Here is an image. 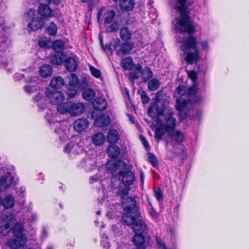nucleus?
Returning <instances> with one entry per match:
<instances>
[{
    "label": "nucleus",
    "mask_w": 249,
    "mask_h": 249,
    "mask_svg": "<svg viewBox=\"0 0 249 249\" xmlns=\"http://www.w3.org/2000/svg\"><path fill=\"white\" fill-rule=\"evenodd\" d=\"M120 35L122 40L127 41L131 38L132 34L127 27H124L121 29Z\"/></svg>",
    "instance_id": "4c0bfd02"
},
{
    "label": "nucleus",
    "mask_w": 249,
    "mask_h": 249,
    "mask_svg": "<svg viewBox=\"0 0 249 249\" xmlns=\"http://www.w3.org/2000/svg\"><path fill=\"white\" fill-rule=\"evenodd\" d=\"M135 215L136 218L132 226V230L136 233H143L147 229L146 225L140 213Z\"/></svg>",
    "instance_id": "0eeeda50"
},
{
    "label": "nucleus",
    "mask_w": 249,
    "mask_h": 249,
    "mask_svg": "<svg viewBox=\"0 0 249 249\" xmlns=\"http://www.w3.org/2000/svg\"><path fill=\"white\" fill-rule=\"evenodd\" d=\"M154 194L158 200L160 201L163 199V194L160 188H158L154 191Z\"/></svg>",
    "instance_id": "6e6d98bb"
},
{
    "label": "nucleus",
    "mask_w": 249,
    "mask_h": 249,
    "mask_svg": "<svg viewBox=\"0 0 249 249\" xmlns=\"http://www.w3.org/2000/svg\"><path fill=\"white\" fill-rule=\"evenodd\" d=\"M189 77L193 81V85L188 89L187 94L190 98L186 100L183 98H180L177 100L176 107L177 110L180 111H184L186 109H189L192 107L193 103H199L201 100L199 96H196L198 91V88L195 82L196 79V74L195 71H191L188 73Z\"/></svg>",
    "instance_id": "f03ea898"
},
{
    "label": "nucleus",
    "mask_w": 249,
    "mask_h": 249,
    "mask_svg": "<svg viewBox=\"0 0 249 249\" xmlns=\"http://www.w3.org/2000/svg\"><path fill=\"white\" fill-rule=\"evenodd\" d=\"M188 4L187 0H178L175 8L179 12L180 17L176 18V29L180 33H187V36L182 40L180 48L186 54L185 60L189 64L196 63L199 59V51L196 48L197 39L193 34L201 30V27L196 25L190 20Z\"/></svg>",
    "instance_id": "f257e3e1"
},
{
    "label": "nucleus",
    "mask_w": 249,
    "mask_h": 249,
    "mask_svg": "<svg viewBox=\"0 0 249 249\" xmlns=\"http://www.w3.org/2000/svg\"><path fill=\"white\" fill-rule=\"evenodd\" d=\"M105 28V32L106 33H112L116 32L119 27V23L118 20H114L111 22H109L104 24Z\"/></svg>",
    "instance_id": "a878e982"
},
{
    "label": "nucleus",
    "mask_w": 249,
    "mask_h": 249,
    "mask_svg": "<svg viewBox=\"0 0 249 249\" xmlns=\"http://www.w3.org/2000/svg\"><path fill=\"white\" fill-rule=\"evenodd\" d=\"M89 123L86 118H80L76 120L73 124L75 131L81 132L86 130L89 126Z\"/></svg>",
    "instance_id": "ddd939ff"
},
{
    "label": "nucleus",
    "mask_w": 249,
    "mask_h": 249,
    "mask_svg": "<svg viewBox=\"0 0 249 249\" xmlns=\"http://www.w3.org/2000/svg\"><path fill=\"white\" fill-rule=\"evenodd\" d=\"M160 86V83L158 79L154 78L150 80L148 83V88L150 90H157Z\"/></svg>",
    "instance_id": "79ce46f5"
},
{
    "label": "nucleus",
    "mask_w": 249,
    "mask_h": 249,
    "mask_svg": "<svg viewBox=\"0 0 249 249\" xmlns=\"http://www.w3.org/2000/svg\"><path fill=\"white\" fill-rule=\"evenodd\" d=\"M57 26L55 23L52 22L47 28L48 34L51 36H54L57 33Z\"/></svg>",
    "instance_id": "a18cd8bd"
},
{
    "label": "nucleus",
    "mask_w": 249,
    "mask_h": 249,
    "mask_svg": "<svg viewBox=\"0 0 249 249\" xmlns=\"http://www.w3.org/2000/svg\"><path fill=\"white\" fill-rule=\"evenodd\" d=\"M64 47V43L63 41L61 40H56L54 41L53 45V48L55 52V53H62L61 52L63 50Z\"/></svg>",
    "instance_id": "37998d69"
},
{
    "label": "nucleus",
    "mask_w": 249,
    "mask_h": 249,
    "mask_svg": "<svg viewBox=\"0 0 249 249\" xmlns=\"http://www.w3.org/2000/svg\"><path fill=\"white\" fill-rule=\"evenodd\" d=\"M103 15L104 24L108 23L115 20L116 13L113 10H108L106 11L105 7L103 6L98 11L97 13V20L98 22L101 20V17Z\"/></svg>",
    "instance_id": "39448f33"
},
{
    "label": "nucleus",
    "mask_w": 249,
    "mask_h": 249,
    "mask_svg": "<svg viewBox=\"0 0 249 249\" xmlns=\"http://www.w3.org/2000/svg\"><path fill=\"white\" fill-rule=\"evenodd\" d=\"M89 70L93 76L96 78H99L101 76V71L97 69L94 68L92 66L89 67Z\"/></svg>",
    "instance_id": "8fccbe9b"
},
{
    "label": "nucleus",
    "mask_w": 249,
    "mask_h": 249,
    "mask_svg": "<svg viewBox=\"0 0 249 249\" xmlns=\"http://www.w3.org/2000/svg\"><path fill=\"white\" fill-rule=\"evenodd\" d=\"M40 80L38 78L37 76H32L29 80H27L28 82H29L30 84H38L40 82Z\"/></svg>",
    "instance_id": "bf43d9fd"
},
{
    "label": "nucleus",
    "mask_w": 249,
    "mask_h": 249,
    "mask_svg": "<svg viewBox=\"0 0 249 249\" xmlns=\"http://www.w3.org/2000/svg\"><path fill=\"white\" fill-rule=\"evenodd\" d=\"M171 139L170 143L174 147L175 144H179L184 139V133L179 130H173L167 133Z\"/></svg>",
    "instance_id": "1a4fd4ad"
},
{
    "label": "nucleus",
    "mask_w": 249,
    "mask_h": 249,
    "mask_svg": "<svg viewBox=\"0 0 249 249\" xmlns=\"http://www.w3.org/2000/svg\"><path fill=\"white\" fill-rule=\"evenodd\" d=\"M156 242L159 248L160 249H167V248L165 245V242L160 237L156 236Z\"/></svg>",
    "instance_id": "09e8293b"
},
{
    "label": "nucleus",
    "mask_w": 249,
    "mask_h": 249,
    "mask_svg": "<svg viewBox=\"0 0 249 249\" xmlns=\"http://www.w3.org/2000/svg\"><path fill=\"white\" fill-rule=\"evenodd\" d=\"M52 73L53 69L49 64L43 65L39 68V75L43 78H46L50 76Z\"/></svg>",
    "instance_id": "4be33fe9"
},
{
    "label": "nucleus",
    "mask_w": 249,
    "mask_h": 249,
    "mask_svg": "<svg viewBox=\"0 0 249 249\" xmlns=\"http://www.w3.org/2000/svg\"><path fill=\"white\" fill-rule=\"evenodd\" d=\"M106 140L105 136L101 132H98L92 137V142L96 146L102 145Z\"/></svg>",
    "instance_id": "cd10ccee"
},
{
    "label": "nucleus",
    "mask_w": 249,
    "mask_h": 249,
    "mask_svg": "<svg viewBox=\"0 0 249 249\" xmlns=\"http://www.w3.org/2000/svg\"><path fill=\"white\" fill-rule=\"evenodd\" d=\"M85 110V106L81 103H74L71 102L70 114L77 116L82 114Z\"/></svg>",
    "instance_id": "dca6fc26"
},
{
    "label": "nucleus",
    "mask_w": 249,
    "mask_h": 249,
    "mask_svg": "<svg viewBox=\"0 0 249 249\" xmlns=\"http://www.w3.org/2000/svg\"><path fill=\"white\" fill-rule=\"evenodd\" d=\"M44 19L40 17H37L36 18L28 22L27 24L28 30L36 31L42 28L45 25Z\"/></svg>",
    "instance_id": "9b49d317"
},
{
    "label": "nucleus",
    "mask_w": 249,
    "mask_h": 249,
    "mask_svg": "<svg viewBox=\"0 0 249 249\" xmlns=\"http://www.w3.org/2000/svg\"><path fill=\"white\" fill-rule=\"evenodd\" d=\"M79 166L82 168H84L88 172L92 171L96 167L95 161L89 158L82 160Z\"/></svg>",
    "instance_id": "a211bd4d"
},
{
    "label": "nucleus",
    "mask_w": 249,
    "mask_h": 249,
    "mask_svg": "<svg viewBox=\"0 0 249 249\" xmlns=\"http://www.w3.org/2000/svg\"><path fill=\"white\" fill-rule=\"evenodd\" d=\"M69 78L70 79L69 86L70 87L77 88L79 83V80L77 75L75 74L71 73L70 74Z\"/></svg>",
    "instance_id": "ea45409f"
},
{
    "label": "nucleus",
    "mask_w": 249,
    "mask_h": 249,
    "mask_svg": "<svg viewBox=\"0 0 249 249\" xmlns=\"http://www.w3.org/2000/svg\"><path fill=\"white\" fill-rule=\"evenodd\" d=\"M78 146L76 144H74L73 143H70L68 144L64 148V151L67 153H75V150Z\"/></svg>",
    "instance_id": "49530a36"
},
{
    "label": "nucleus",
    "mask_w": 249,
    "mask_h": 249,
    "mask_svg": "<svg viewBox=\"0 0 249 249\" xmlns=\"http://www.w3.org/2000/svg\"><path fill=\"white\" fill-rule=\"evenodd\" d=\"M148 160L151 162L154 167H156L158 165L157 160L154 155L149 153L147 155Z\"/></svg>",
    "instance_id": "3c124183"
},
{
    "label": "nucleus",
    "mask_w": 249,
    "mask_h": 249,
    "mask_svg": "<svg viewBox=\"0 0 249 249\" xmlns=\"http://www.w3.org/2000/svg\"><path fill=\"white\" fill-rule=\"evenodd\" d=\"M142 68L141 65H138L135 68V70L131 72L129 74L130 79L131 80L136 79L141 75H142Z\"/></svg>",
    "instance_id": "c9c22d12"
},
{
    "label": "nucleus",
    "mask_w": 249,
    "mask_h": 249,
    "mask_svg": "<svg viewBox=\"0 0 249 249\" xmlns=\"http://www.w3.org/2000/svg\"><path fill=\"white\" fill-rule=\"evenodd\" d=\"M94 110L102 111L105 110L107 107V102L102 98H97L93 102Z\"/></svg>",
    "instance_id": "6ab92c4d"
},
{
    "label": "nucleus",
    "mask_w": 249,
    "mask_h": 249,
    "mask_svg": "<svg viewBox=\"0 0 249 249\" xmlns=\"http://www.w3.org/2000/svg\"><path fill=\"white\" fill-rule=\"evenodd\" d=\"M36 17L35 11L32 9H30L29 11L26 12L24 15L25 20L28 22L33 20Z\"/></svg>",
    "instance_id": "a19ab883"
},
{
    "label": "nucleus",
    "mask_w": 249,
    "mask_h": 249,
    "mask_svg": "<svg viewBox=\"0 0 249 249\" xmlns=\"http://www.w3.org/2000/svg\"><path fill=\"white\" fill-rule=\"evenodd\" d=\"M108 142L110 143H115L119 139V134L117 130L111 129L109 131L107 136Z\"/></svg>",
    "instance_id": "7c9ffc66"
},
{
    "label": "nucleus",
    "mask_w": 249,
    "mask_h": 249,
    "mask_svg": "<svg viewBox=\"0 0 249 249\" xmlns=\"http://www.w3.org/2000/svg\"><path fill=\"white\" fill-rule=\"evenodd\" d=\"M107 155L111 158H116L120 154L119 147L116 145H111L108 146L107 150Z\"/></svg>",
    "instance_id": "c85d7f7f"
},
{
    "label": "nucleus",
    "mask_w": 249,
    "mask_h": 249,
    "mask_svg": "<svg viewBox=\"0 0 249 249\" xmlns=\"http://www.w3.org/2000/svg\"><path fill=\"white\" fill-rule=\"evenodd\" d=\"M48 235V231L47 229L45 227H43L42 230V233L41 235V238L43 239L46 238Z\"/></svg>",
    "instance_id": "e2e57ef3"
},
{
    "label": "nucleus",
    "mask_w": 249,
    "mask_h": 249,
    "mask_svg": "<svg viewBox=\"0 0 249 249\" xmlns=\"http://www.w3.org/2000/svg\"><path fill=\"white\" fill-rule=\"evenodd\" d=\"M135 218H136V216L131 212H125L123 216V221L127 225H131L132 226L135 221Z\"/></svg>",
    "instance_id": "c756f323"
},
{
    "label": "nucleus",
    "mask_w": 249,
    "mask_h": 249,
    "mask_svg": "<svg viewBox=\"0 0 249 249\" xmlns=\"http://www.w3.org/2000/svg\"><path fill=\"white\" fill-rule=\"evenodd\" d=\"M71 102H62L58 105L57 110L61 113H69Z\"/></svg>",
    "instance_id": "f704fd0d"
},
{
    "label": "nucleus",
    "mask_w": 249,
    "mask_h": 249,
    "mask_svg": "<svg viewBox=\"0 0 249 249\" xmlns=\"http://www.w3.org/2000/svg\"><path fill=\"white\" fill-rule=\"evenodd\" d=\"M176 90L177 94L179 96L184 95L186 92V87L184 85L178 86L176 89Z\"/></svg>",
    "instance_id": "5fc2aeb1"
},
{
    "label": "nucleus",
    "mask_w": 249,
    "mask_h": 249,
    "mask_svg": "<svg viewBox=\"0 0 249 249\" xmlns=\"http://www.w3.org/2000/svg\"><path fill=\"white\" fill-rule=\"evenodd\" d=\"M141 98L143 104L148 103L150 101V98L146 93V92L142 90L141 93Z\"/></svg>",
    "instance_id": "864d4df0"
},
{
    "label": "nucleus",
    "mask_w": 249,
    "mask_h": 249,
    "mask_svg": "<svg viewBox=\"0 0 249 249\" xmlns=\"http://www.w3.org/2000/svg\"><path fill=\"white\" fill-rule=\"evenodd\" d=\"M64 84V80L60 76L53 77L50 84V86L54 89L61 88Z\"/></svg>",
    "instance_id": "393cba45"
},
{
    "label": "nucleus",
    "mask_w": 249,
    "mask_h": 249,
    "mask_svg": "<svg viewBox=\"0 0 249 249\" xmlns=\"http://www.w3.org/2000/svg\"><path fill=\"white\" fill-rule=\"evenodd\" d=\"M165 127H164L163 124H160L157 128H156L155 130V138L157 139L158 141L161 140L162 137L164 136L165 134Z\"/></svg>",
    "instance_id": "58836bf2"
},
{
    "label": "nucleus",
    "mask_w": 249,
    "mask_h": 249,
    "mask_svg": "<svg viewBox=\"0 0 249 249\" xmlns=\"http://www.w3.org/2000/svg\"><path fill=\"white\" fill-rule=\"evenodd\" d=\"M200 45L202 49L204 51H208L209 50V46L207 41H203L200 42Z\"/></svg>",
    "instance_id": "052dcab7"
},
{
    "label": "nucleus",
    "mask_w": 249,
    "mask_h": 249,
    "mask_svg": "<svg viewBox=\"0 0 249 249\" xmlns=\"http://www.w3.org/2000/svg\"><path fill=\"white\" fill-rule=\"evenodd\" d=\"M121 65L125 70H130L133 67V62L130 57L123 58L121 61Z\"/></svg>",
    "instance_id": "e433bc0d"
},
{
    "label": "nucleus",
    "mask_w": 249,
    "mask_h": 249,
    "mask_svg": "<svg viewBox=\"0 0 249 249\" xmlns=\"http://www.w3.org/2000/svg\"><path fill=\"white\" fill-rule=\"evenodd\" d=\"M119 182L121 181L123 184L126 186L131 185L135 179L134 174L130 171H122L118 175Z\"/></svg>",
    "instance_id": "6e6552de"
},
{
    "label": "nucleus",
    "mask_w": 249,
    "mask_h": 249,
    "mask_svg": "<svg viewBox=\"0 0 249 249\" xmlns=\"http://www.w3.org/2000/svg\"><path fill=\"white\" fill-rule=\"evenodd\" d=\"M142 75L143 76V81L146 82L153 76V72L149 68H146L143 71H142Z\"/></svg>",
    "instance_id": "c03bdc74"
},
{
    "label": "nucleus",
    "mask_w": 249,
    "mask_h": 249,
    "mask_svg": "<svg viewBox=\"0 0 249 249\" xmlns=\"http://www.w3.org/2000/svg\"><path fill=\"white\" fill-rule=\"evenodd\" d=\"M119 41H118L117 43L113 45L118 56H124L127 54L134 47L133 44L127 43H123L119 45Z\"/></svg>",
    "instance_id": "9d476101"
},
{
    "label": "nucleus",
    "mask_w": 249,
    "mask_h": 249,
    "mask_svg": "<svg viewBox=\"0 0 249 249\" xmlns=\"http://www.w3.org/2000/svg\"><path fill=\"white\" fill-rule=\"evenodd\" d=\"M65 55L62 53H55L51 56L50 61L52 64L59 65L65 61Z\"/></svg>",
    "instance_id": "412c9836"
},
{
    "label": "nucleus",
    "mask_w": 249,
    "mask_h": 249,
    "mask_svg": "<svg viewBox=\"0 0 249 249\" xmlns=\"http://www.w3.org/2000/svg\"><path fill=\"white\" fill-rule=\"evenodd\" d=\"M149 213H150V215L152 217H153V218H156V217L157 215V212H156V211L154 209L151 208V210L149 211Z\"/></svg>",
    "instance_id": "774afa93"
},
{
    "label": "nucleus",
    "mask_w": 249,
    "mask_h": 249,
    "mask_svg": "<svg viewBox=\"0 0 249 249\" xmlns=\"http://www.w3.org/2000/svg\"><path fill=\"white\" fill-rule=\"evenodd\" d=\"M133 241L136 246L135 249L145 248L143 246L145 242V238L143 233H136L133 237Z\"/></svg>",
    "instance_id": "5701e85b"
},
{
    "label": "nucleus",
    "mask_w": 249,
    "mask_h": 249,
    "mask_svg": "<svg viewBox=\"0 0 249 249\" xmlns=\"http://www.w3.org/2000/svg\"><path fill=\"white\" fill-rule=\"evenodd\" d=\"M163 110L160 108L157 104H154L148 109V114L152 118L159 117L162 114Z\"/></svg>",
    "instance_id": "aec40b11"
},
{
    "label": "nucleus",
    "mask_w": 249,
    "mask_h": 249,
    "mask_svg": "<svg viewBox=\"0 0 249 249\" xmlns=\"http://www.w3.org/2000/svg\"><path fill=\"white\" fill-rule=\"evenodd\" d=\"M95 91L90 88L85 89L82 92V96L85 100L87 101L92 100L95 96Z\"/></svg>",
    "instance_id": "473e14b6"
},
{
    "label": "nucleus",
    "mask_w": 249,
    "mask_h": 249,
    "mask_svg": "<svg viewBox=\"0 0 249 249\" xmlns=\"http://www.w3.org/2000/svg\"><path fill=\"white\" fill-rule=\"evenodd\" d=\"M1 204L5 209L12 208L15 204L14 197L11 195H7L2 200H1Z\"/></svg>",
    "instance_id": "bb28decb"
},
{
    "label": "nucleus",
    "mask_w": 249,
    "mask_h": 249,
    "mask_svg": "<svg viewBox=\"0 0 249 249\" xmlns=\"http://www.w3.org/2000/svg\"><path fill=\"white\" fill-rule=\"evenodd\" d=\"M134 5V2L133 0H121L120 1V6L123 10L130 11L131 10Z\"/></svg>",
    "instance_id": "2f4dec72"
},
{
    "label": "nucleus",
    "mask_w": 249,
    "mask_h": 249,
    "mask_svg": "<svg viewBox=\"0 0 249 249\" xmlns=\"http://www.w3.org/2000/svg\"><path fill=\"white\" fill-rule=\"evenodd\" d=\"M65 66L67 70L71 72L74 71L77 67L76 61L73 57H69L65 59Z\"/></svg>",
    "instance_id": "b1692460"
},
{
    "label": "nucleus",
    "mask_w": 249,
    "mask_h": 249,
    "mask_svg": "<svg viewBox=\"0 0 249 249\" xmlns=\"http://www.w3.org/2000/svg\"><path fill=\"white\" fill-rule=\"evenodd\" d=\"M76 88H74L72 87H70L68 89L67 94L69 99L75 97V96L77 93V89H76Z\"/></svg>",
    "instance_id": "de8ad7c7"
},
{
    "label": "nucleus",
    "mask_w": 249,
    "mask_h": 249,
    "mask_svg": "<svg viewBox=\"0 0 249 249\" xmlns=\"http://www.w3.org/2000/svg\"><path fill=\"white\" fill-rule=\"evenodd\" d=\"M6 66V61L5 58L0 56V67H4Z\"/></svg>",
    "instance_id": "338daca9"
},
{
    "label": "nucleus",
    "mask_w": 249,
    "mask_h": 249,
    "mask_svg": "<svg viewBox=\"0 0 249 249\" xmlns=\"http://www.w3.org/2000/svg\"><path fill=\"white\" fill-rule=\"evenodd\" d=\"M38 14L46 19L50 18L53 16L52 10L48 5L40 4L38 8Z\"/></svg>",
    "instance_id": "f3484780"
},
{
    "label": "nucleus",
    "mask_w": 249,
    "mask_h": 249,
    "mask_svg": "<svg viewBox=\"0 0 249 249\" xmlns=\"http://www.w3.org/2000/svg\"><path fill=\"white\" fill-rule=\"evenodd\" d=\"M45 118L46 120L51 124V125L52 126L53 124H55L56 127H58V126L60 125V124L58 121H57L56 122L53 121V119L51 117V114L47 113V114L45 116Z\"/></svg>",
    "instance_id": "4d7b16f0"
},
{
    "label": "nucleus",
    "mask_w": 249,
    "mask_h": 249,
    "mask_svg": "<svg viewBox=\"0 0 249 249\" xmlns=\"http://www.w3.org/2000/svg\"><path fill=\"white\" fill-rule=\"evenodd\" d=\"M46 95L50 102L53 105H58L65 99L64 94L61 91L54 89H46Z\"/></svg>",
    "instance_id": "7ed1b4c3"
},
{
    "label": "nucleus",
    "mask_w": 249,
    "mask_h": 249,
    "mask_svg": "<svg viewBox=\"0 0 249 249\" xmlns=\"http://www.w3.org/2000/svg\"><path fill=\"white\" fill-rule=\"evenodd\" d=\"M9 216H11V215H9ZM18 224V223H16V220L15 218L13 217H10L9 218V216L7 215V221L4 226H1L0 227V232L2 235H5L8 233L11 230L13 231V228L17 225ZM19 224H21V223H19ZM23 227V226H22Z\"/></svg>",
    "instance_id": "f8f14e48"
},
{
    "label": "nucleus",
    "mask_w": 249,
    "mask_h": 249,
    "mask_svg": "<svg viewBox=\"0 0 249 249\" xmlns=\"http://www.w3.org/2000/svg\"><path fill=\"white\" fill-rule=\"evenodd\" d=\"M99 0H88L87 2L88 7L90 10L92 9L98 3Z\"/></svg>",
    "instance_id": "13d9d810"
},
{
    "label": "nucleus",
    "mask_w": 249,
    "mask_h": 249,
    "mask_svg": "<svg viewBox=\"0 0 249 249\" xmlns=\"http://www.w3.org/2000/svg\"><path fill=\"white\" fill-rule=\"evenodd\" d=\"M177 123V120L176 118L173 116V114L172 113H170L167 115L166 116L165 124H163L165 127L166 132L168 133L174 130L176 126Z\"/></svg>",
    "instance_id": "2eb2a0df"
},
{
    "label": "nucleus",
    "mask_w": 249,
    "mask_h": 249,
    "mask_svg": "<svg viewBox=\"0 0 249 249\" xmlns=\"http://www.w3.org/2000/svg\"><path fill=\"white\" fill-rule=\"evenodd\" d=\"M124 210L125 212H131L134 215L140 213L138 207L136 205L135 199L131 196H128L122 201Z\"/></svg>",
    "instance_id": "20e7f679"
},
{
    "label": "nucleus",
    "mask_w": 249,
    "mask_h": 249,
    "mask_svg": "<svg viewBox=\"0 0 249 249\" xmlns=\"http://www.w3.org/2000/svg\"><path fill=\"white\" fill-rule=\"evenodd\" d=\"M25 91L28 93V94H32L36 91L38 89V87L36 86H32L29 85L26 87H24V88Z\"/></svg>",
    "instance_id": "603ef678"
},
{
    "label": "nucleus",
    "mask_w": 249,
    "mask_h": 249,
    "mask_svg": "<svg viewBox=\"0 0 249 249\" xmlns=\"http://www.w3.org/2000/svg\"><path fill=\"white\" fill-rule=\"evenodd\" d=\"M91 117L95 118L94 125L96 127H103L107 126L110 123V119L108 116L106 115H100L97 117V113L96 111L93 110L91 113Z\"/></svg>",
    "instance_id": "423d86ee"
},
{
    "label": "nucleus",
    "mask_w": 249,
    "mask_h": 249,
    "mask_svg": "<svg viewBox=\"0 0 249 249\" xmlns=\"http://www.w3.org/2000/svg\"><path fill=\"white\" fill-rule=\"evenodd\" d=\"M13 178L9 173H6L4 176L0 178V192L9 188L12 184Z\"/></svg>",
    "instance_id": "4468645a"
},
{
    "label": "nucleus",
    "mask_w": 249,
    "mask_h": 249,
    "mask_svg": "<svg viewBox=\"0 0 249 249\" xmlns=\"http://www.w3.org/2000/svg\"><path fill=\"white\" fill-rule=\"evenodd\" d=\"M129 186L123 187L119 186L117 191L116 192V196L120 197L122 199L124 200L125 199L124 197L128 196L129 191Z\"/></svg>",
    "instance_id": "72a5a7b5"
},
{
    "label": "nucleus",
    "mask_w": 249,
    "mask_h": 249,
    "mask_svg": "<svg viewBox=\"0 0 249 249\" xmlns=\"http://www.w3.org/2000/svg\"><path fill=\"white\" fill-rule=\"evenodd\" d=\"M100 179V177L97 175L90 177V183H93L95 181H97Z\"/></svg>",
    "instance_id": "0e129e2a"
},
{
    "label": "nucleus",
    "mask_w": 249,
    "mask_h": 249,
    "mask_svg": "<svg viewBox=\"0 0 249 249\" xmlns=\"http://www.w3.org/2000/svg\"><path fill=\"white\" fill-rule=\"evenodd\" d=\"M38 45L41 48H46L48 46V41L45 39H40L38 41Z\"/></svg>",
    "instance_id": "680f3d73"
},
{
    "label": "nucleus",
    "mask_w": 249,
    "mask_h": 249,
    "mask_svg": "<svg viewBox=\"0 0 249 249\" xmlns=\"http://www.w3.org/2000/svg\"><path fill=\"white\" fill-rule=\"evenodd\" d=\"M140 137L141 138V141H142V143L143 145V146L145 147V148H146V149L149 148V145L148 144L147 141L145 139V138L142 136H141Z\"/></svg>",
    "instance_id": "69168bd1"
}]
</instances>
